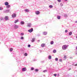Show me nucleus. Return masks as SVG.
<instances>
[{"mask_svg": "<svg viewBox=\"0 0 77 77\" xmlns=\"http://www.w3.org/2000/svg\"><path fill=\"white\" fill-rule=\"evenodd\" d=\"M67 15L66 14H64V17H67Z\"/></svg>", "mask_w": 77, "mask_h": 77, "instance_id": "nucleus-28", "label": "nucleus"}, {"mask_svg": "<svg viewBox=\"0 0 77 77\" xmlns=\"http://www.w3.org/2000/svg\"><path fill=\"white\" fill-rule=\"evenodd\" d=\"M37 36H40V34H38Z\"/></svg>", "mask_w": 77, "mask_h": 77, "instance_id": "nucleus-42", "label": "nucleus"}, {"mask_svg": "<svg viewBox=\"0 0 77 77\" xmlns=\"http://www.w3.org/2000/svg\"><path fill=\"white\" fill-rule=\"evenodd\" d=\"M68 46V45H63L62 46V49L63 50H66Z\"/></svg>", "mask_w": 77, "mask_h": 77, "instance_id": "nucleus-1", "label": "nucleus"}, {"mask_svg": "<svg viewBox=\"0 0 77 77\" xmlns=\"http://www.w3.org/2000/svg\"><path fill=\"white\" fill-rule=\"evenodd\" d=\"M0 43H1V42H0Z\"/></svg>", "mask_w": 77, "mask_h": 77, "instance_id": "nucleus-54", "label": "nucleus"}, {"mask_svg": "<svg viewBox=\"0 0 77 77\" xmlns=\"http://www.w3.org/2000/svg\"><path fill=\"white\" fill-rule=\"evenodd\" d=\"M47 32H45V31H44V32H43V34L44 35H47Z\"/></svg>", "mask_w": 77, "mask_h": 77, "instance_id": "nucleus-13", "label": "nucleus"}, {"mask_svg": "<svg viewBox=\"0 0 77 77\" xmlns=\"http://www.w3.org/2000/svg\"><path fill=\"white\" fill-rule=\"evenodd\" d=\"M61 18V16H57V19H60Z\"/></svg>", "mask_w": 77, "mask_h": 77, "instance_id": "nucleus-11", "label": "nucleus"}, {"mask_svg": "<svg viewBox=\"0 0 77 77\" xmlns=\"http://www.w3.org/2000/svg\"><path fill=\"white\" fill-rule=\"evenodd\" d=\"M58 2H60L61 1V0H57Z\"/></svg>", "mask_w": 77, "mask_h": 77, "instance_id": "nucleus-35", "label": "nucleus"}, {"mask_svg": "<svg viewBox=\"0 0 77 77\" xmlns=\"http://www.w3.org/2000/svg\"><path fill=\"white\" fill-rule=\"evenodd\" d=\"M57 51L56 50H54L53 51V53H56Z\"/></svg>", "mask_w": 77, "mask_h": 77, "instance_id": "nucleus-20", "label": "nucleus"}, {"mask_svg": "<svg viewBox=\"0 0 77 77\" xmlns=\"http://www.w3.org/2000/svg\"><path fill=\"white\" fill-rule=\"evenodd\" d=\"M10 11V10H5V13H8Z\"/></svg>", "mask_w": 77, "mask_h": 77, "instance_id": "nucleus-18", "label": "nucleus"}, {"mask_svg": "<svg viewBox=\"0 0 77 77\" xmlns=\"http://www.w3.org/2000/svg\"><path fill=\"white\" fill-rule=\"evenodd\" d=\"M66 56H64V58H66Z\"/></svg>", "mask_w": 77, "mask_h": 77, "instance_id": "nucleus-46", "label": "nucleus"}, {"mask_svg": "<svg viewBox=\"0 0 77 77\" xmlns=\"http://www.w3.org/2000/svg\"><path fill=\"white\" fill-rule=\"evenodd\" d=\"M40 52H41V51H42L41 50H40Z\"/></svg>", "mask_w": 77, "mask_h": 77, "instance_id": "nucleus-49", "label": "nucleus"}, {"mask_svg": "<svg viewBox=\"0 0 77 77\" xmlns=\"http://www.w3.org/2000/svg\"><path fill=\"white\" fill-rule=\"evenodd\" d=\"M45 45V44H42L41 45V47H44Z\"/></svg>", "mask_w": 77, "mask_h": 77, "instance_id": "nucleus-15", "label": "nucleus"}, {"mask_svg": "<svg viewBox=\"0 0 77 77\" xmlns=\"http://www.w3.org/2000/svg\"><path fill=\"white\" fill-rule=\"evenodd\" d=\"M14 27L15 29H17L18 27V25H14Z\"/></svg>", "mask_w": 77, "mask_h": 77, "instance_id": "nucleus-4", "label": "nucleus"}, {"mask_svg": "<svg viewBox=\"0 0 77 77\" xmlns=\"http://www.w3.org/2000/svg\"><path fill=\"white\" fill-rule=\"evenodd\" d=\"M21 25H24V22L23 21H21L20 22Z\"/></svg>", "mask_w": 77, "mask_h": 77, "instance_id": "nucleus-10", "label": "nucleus"}, {"mask_svg": "<svg viewBox=\"0 0 77 77\" xmlns=\"http://www.w3.org/2000/svg\"><path fill=\"white\" fill-rule=\"evenodd\" d=\"M31 23H28L27 26L28 27H31Z\"/></svg>", "mask_w": 77, "mask_h": 77, "instance_id": "nucleus-12", "label": "nucleus"}, {"mask_svg": "<svg viewBox=\"0 0 77 77\" xmlns=\"http://www.w3.org/2000/svg\"><path fill=\"white\" fill-rule=\"evenodd\" d=\"M21 35H24V33H21Z\"/></svg>", "mask_w": 77, "mask_h": 77, "instance_id": "nucleus-40", "label": "nucleus"}, {"mask_svg": "<svg viewBox=\"0 0 77 77\" xmlns=\"http://www.w3.org/2000/svg\"><path fill=\"white\" fill-rule=\"evenodd\" d=\"M35 38H32V40H31V42H33L35 41Z\"/></svg>", "mask_w": 77, "mask_h": 77, "instance_id": "nucleus-8", "label": "nucleus"}, {"mask_svg": "<svg viewBox=\"0 0 77 77\" xmlns=\"http://www.w3.org/2000/svg\"><path fill=\"white\" fill-rule=\"evenodd\" d=\"M38 42H40V40H38Z\"/></svg>", "mask_w": 77, "mask_h": 77, "instance_id": "nucleus-47", "label": "nucleus"}, {"mask_svg": "<svg viewBox=\"0 0 77 77\" xmlns=\"http://www.w3.org/2000/svg\"><path fill=\"white\" fill-rule=\"evenodd\" d=\"M28 47H31V45H30V44H29L28 45Z\"/></svg>", "mask_w": 77, "mask_h": 77, "instance_id": "nucleus-33", "label": "nucleus"}, {"mask_svg": "<svg viewBox=\"0 0 77 77\" xmlns=\"http://www.w3.org/2000/svg\"><path fill=\"white\" fill-rule=\"evenodd\" d=\"M53 6L52 5H50L49 6V7L50 8H52Z\"/></svg>", "mask_w": 77, "mask_h": 77, "instance_id": "nucleus-23", "label": "nucleus"}, {"mask_svg": "<svg viewBox=\"0 0 77 77\" xmlns=\"http://www.w3.org/2000/svg\"><path fill=\"white\" fill-rule=\"evenodd\" d=\"M68 32L67 30H66L65 31V32H66H66Z\"/></svg>", "mask_w": 77, "mask_h": 77, "instance_id": "nucleus-41", "label": "nucleus"}, {"mask_svg": "<svg viewBox=\"0 0 77 77\" xmlns=\"http://www.w3.org/2000/svg\"><path fill=\"white\" fill-rule=\"evenodd\" d=\"M76 54L77 55V53H76Z\"/></svg>", "mask_w": 77, "mask_h": 77, "instance_id": "nucleus-51", "label": "nucleus"}, {"mask_svg": "<svg viewBox=\"0 0 77 77\" xmlns=\"http://www.w3.org/2000/svg\"><path fill=\"white\" fill-rule=\"evenodd\" d=\"M76 49H77V47H76Z\"/></svg>", "mask_w": 77, "mask_h": 77, "instance_id": "nucleus-50", "label": "nucleus"}, {"mask_svg": "<svg viewBox=\"0 0 77 77\" xmlns=\"http://www.w3.org/2000/svg\"><path fill=\"white\" fill-rule=\"evenodd\" d=\"M10 7H11L10 5H9V3L8 2V5L7 6H6V7L8 8H10Z\"/></svg>", "mask_w": 77, "mask_h": 77, "instance_id": "nucleus-9", "label": "nucleus"}, {"mask_svg": "<svg viewBox=\"0 0 77 77\" xmlns=\"http://www.w3.org/2000/svg\"><path fill=\"white\" fill-rule=\"evenodd\" d=\"M60 6H61V7H62L63 5V4L62 3H61L60 4Z\"/></svg>", "mask_w": 77, "mask_h": 77, "instance_id": "nucleus-27", "label": "nucleus"}, {"mask_svg": "<svg viewBox=\"0 0 77 77\" xmlns=\"http://www.w3.org/2000/svg\"><path fill=\"white\" fill-rule=\"evenodd\" d=\"M9 17H8V16H5L4 19L5 20H8Z\"/></svg>", "mask_w": 77, "mask_h": 77, "instance_id": "nucleus-7", "label": "nucleus"}, {"mask_svg": "<svg viewBox=\"0 0 77 77\" xmlns=\"http://www.w3.org/2000/svg\"><path fill=\"white\" fill-rule=\"evenodd\" d=\"M27 55H28L27 53H25L24 54V56H27Z\"/></svg>", "mask_w": 77, "mask_h": 77, "instance_id": "nucleus-21", "label": "nucleus"}, {"mask_svg": "<svg viewBox=\"0 0 77 77\" xmlns=\"http://www.w3.org/2000/svg\"><path fill=\"white\" fill-rule=\"evenodd\" d=\"M10 50L11 51H12L13 50V48H10Z\"/></svg>", "mask_w": 77, "mask_h": 77, "instance_id": "nucleus-26", "label": "nucleus"}, {"mask_svg": "<svg viewBox=\"0 0 77 77\" xmlns=\"http://www.w3.org/2000/svg\"><path fill=\"white\" fill-rule=\"evenodd\" d=\"M75 66H77V63H76V64H75Z\"/></svg>", "mask_w": 77, "mask_h": 77, "instance_id": "nucleus-45", "label": "nucleus"}, {"mask_svg": "<svg viewBox=\"0 0 77 77\" xmlns=\"http://www.w3.org/2000/svg\"><path fill=\"white\" fill-rule=\"evenodd\" d=\"M35 13L36 14L38 15V14H39L40 13L39 11H35Z\"/></svg>", "mask_w": 77, "mask_h": 77, "instance_id": "nucleus-5", "label": "nucleus"}, {"mask_svg": "<svg viewBox=\"0 0 77 77\" xmlns=\"http://www.w3.org/2000/svg\"><path fill=\"white\" fill-rule=\"evenodd\" d=\"M33 28H31L30 29H29L28 31L29 32H33Z\"/></svg>", "mask_w": 77, "mask_h": 77, "instance_id": "nucleus-6", "label": "nucleus"}, {"mask_svg": "<svg viewBox=\"0 0 77 77\" xmlns=\"http://www.w3.org/2000/svg\"><path fill=\"white\" fill-rule=\"evenodd\" d=\"M19 22V19L15 20L14 21V23H16L17 22Z\"/></svg>", "mask_w": 77, "mask_h": 77, "instance_id": "nucleus-14", "label": "nucleus"}, {"mask_svg": "<svg viewBox=\"0 0 77 77\" xmlns=\"http://www.w3.org/2000/svg\"><path fill=\"white\" fill-rule=\"evenodd\" d=\"M4 20V18H2V17L1 18V20Z\"/></svg>", "mask_w": 77, "mask_h": 77, "instance_id": "nucleus-34", "label": "nucleus"}, {"mask_svg": "<svg viewBox=\"0 0 77 77\" xmlns=\"http://www.w3.org/2000/svg\"><path fill=\"white\" fill-rule=\"evenodd\" d=\"M48 58L49 59H51V56H49Z\"/></svg>", "mask_w": 77, "mask_h": 77, "instance_id": "nucleus-19", "label": "nucleus"}, {"mask_svg": "<svg viewBox=\"0 0 77 77\" xmlns=\"http://www.w3.org/2000/svg\"><path fill=\"white\" fill-rule=\"evenodd\" d=\"M34 68L33 67H32L31 68V70L33 71L34 70Z\"/></svg>", "mask_w": 77, "mask_h": 77, "instance_id": "nucleus-24", "label": "nucleus"}, {"mask_svg": "<svg viewBox=\"0 0 77 77\" xmlns=\"http://www.w3.org/2000/svg\"><path fill=\"white\" fill-rule=\"evenodd\" d=\"M72 32H69V35H72Z\"/></svg>", "mask_w": 77, "mask_h": 77, "instance_id": "nucleus-25", "label": "nucleus"}, {"mask_svg": "<svg viewBox=\"0 0 77 77\" xmlns=\"http://www.w3.org/2000/svg\"><path fill=\"white\" fill-rule=\"evenodd\" d=\"M65 1H67V0H65Z\"/></svg>", "mask_w": 77, "mask_h": 77, "instance_id": "nucleus-52", "label": "nucleus"}, {"mask_svg": "<svg viewBox=\"0 0 77 77\" xmlns=\"http://www.w3.org/2000/svg\"><path fill=\"white\" fill-rule=\"evenodd\" d=\"M54 76H55V77H56V76H57V74H55H55H54Z\"/></svg>", "mask_w": 77, "mask_h": 77, "instance_id": "nucleus-38", "label": "nucleus"}, {"mask_svg": "<svg viewBox=\"0 0 77 77\" xmlns=\"http://www.w3.org/2000/svg\"><path fill=\"white\" fill-rule=\"evenodd\" d=\"M25 11H26V12H29V10L28 9H25L24 10Z\"/></svg>", "mask_w": 77, "mask_h": 77, "instance_id": "nucleus-17", "label": "nucleus"}, {"mask_svg": "<svg viewBox=\"0 0 77 77\" xmlns=\"http://www.w3.org/2000/svg\"><path fill=\"white\" fill-rule=\"evenodd\" d=\"M75 23H77V21H75Z\"/></svg>", "mask_w": 77, "mask_h": 77, "instance_id": "nucleus-48", "label": "nucleus"}, {"mask_svg": "<svg viewBox=\"0 0 77 77\" xmlns=\"http://www.w3.org/2000/svg\"><path fill=\"white\" fill-rule=\"evenodd\" d=\"M47 71V70H44V71H43V72H46Z\"/></svg>", "mask_w": 77, "mask_h": 77, "instance_id": "nucleus-30", "label": "nucleus"}, {"mask_svg": "<svg viewBox=\"0 0 77 77\" xmlns=\"http://www.w3.org/2000/svg\"><path fill=\"white\" fill-rule=\"evenodd\" d=\"M50 43H51V44H53L54 43V42L53 41H51Z\"/></svg>", "mask_w": 77, "mask_h": 77, "instance_id": "nucleus-22", "label": "nucleus"}, {"mask_svg": "<svg viewBox=\"0 0 77 77\" xmlns=\"http://www.w3.org/2000/svg\"><path fill=\"white\" fill-rule=\"evenodd\" d=\"M12 17L13 18L16 17V14L15 13H13V14H12Z\"/></svg>", "mask_w": 77, "mask_h": 77, "instance_id": "nucleus-2", "label": "nucleus"}, {"mask_svg": "<svg viewBox=\"0 0 77 77\" xmlns=\"http://www.w3.org/2000/svg\"><path fill=\"white\" fill-rule=\"evenodd\" d=\"M76 38H77V36H76Z\"/></svg>", "mask_w": 77, "mask_h": 77, "instance_id": "nucleus-53", "label": "nucleus"}, {"mask_svg": "<svg viewBox=\"0 0 77 77\" xmlns=\"http://www.w3.org/2000/svg\"><path fill=\"white\" fill-rule=\"evenodd\" d=\"M38 69H35V71H36V72H37L38 71Z\"/></svg>", "mask_w": 77, "mask_h": 77, "instance_id": "nucleus-29", "label": "nucleus"}, {"mask_svg": "<svg viewBox=\"0 0 77 77\" xmlns=\"http://www.w3.org/2000/svg\"><path fill=\"white\" fill-rule=\"evenodd\" d=\"M26 70H27V69H26V68H23L22 69V71L23 72L26 71Z\"/></svg>", "mask_w": 77, "mask_h": 77, "instance_id": "nucleus-3", "label": "nucleus"}, {"mask_svg": "<svg viewBox=\"0 0 77 77\" xmlns=\"http://www.w3.org/2000/svg\"><path fill=\"white\" fill-rule=\"evenodd\" d=\"M55 60L56 61H57L58 60V58H55Z\"/></svg>", "mask_w": 77, "mask_h": 77, "instance_id": "nucleus-31", "label": "nucleus"}, {"mask_svg": "<svg viewBox=\"0 0 77 77\" xmlns=\"http://www.w3.org/2000/svg\"><path fill=\"white\" fill-rule=\"evenodd\" d=\"M59 61H60V62H62V59H60L59 60Z\"/></svg>", "mask_w": 77, "mask_h": 77, "instance_id": "nucleus-39", "label": "nucleus"}, {"mask_svg": "<svg viewBox=\"0 0 77 77\" xmlns=\"http://www.w3.org/2000/svg\"><path fill=\"white\" fill-rule=\"evenodd\" d=\"M21 39H24V38L23 36H21Z\"/></svg>", "mask_w": 77, "mask_h": 77, "instance_id": "nucleus-37", "label": "nucleus"}, {"mask_svg": "<svg viewBox=\"0 0 77 77\" xmlns=\"http://www.w3.org/2000/svg\"><path fill=\"white\" fill-rule=\"evenodd\" d=\"M3 10V8L0 7V10Z\"/></svg>", "mask_w": 77, "mask_h": 77, "instance_id": "nucleus-32", "label": "nucleus"}, {"mask_svg": "<svg viewBox=\"0 0 77 77\" xmlns=\"http://www.w3.org/2000/svg\"><path fill=\"white\" fill-rule=\"evenodd\" d=\"M71 68H69V71L70 70H71Z\"/></svg>", "mask_w": 77, "mask_h": 77, "instance_id": "nucleus-44", "label": "nucleus"}, {"mask_svg": "<svg viewBox=\"0 0 77 77\" xmlns=\"http://www.w3.org/2000/svg\"><path fill=\"white\" fill-rule=\"evenodd\" d=\"M5 5H6V6H8V2H5Z\"/></svg>", "mask_w": 77, "mask_h": 77, "instance_id": "nucleus-16", "label": "nucleus"}, {"mask_svg": "<svg viewBox=\"0 0 77 77\" xmlns=\"http://www.w3.org/2000/svg\"><path fill=\"white\" fill-rule=\"evenodd\" d=\"M38 17H36L35 19V20H38Z\"/></svg>", "mask_w": 77, "mask_h": 77, "instance_id": "nucleus-36", "label": "nucleus"}, {"mask_svg": "<svg viewBox=\"0 0 77 77\" xmlns=\"http://www.w3.org/2000/svg\"><path fill=\"white\" fill-rule=\"evenodd\" d=\"M35 60H36V59H33V61H35Z\"/></svg>", "mask_w": 77, "mask_h": 77, "instance_id": "nucleus-43", "label": "nucleus"}]
</instances>
